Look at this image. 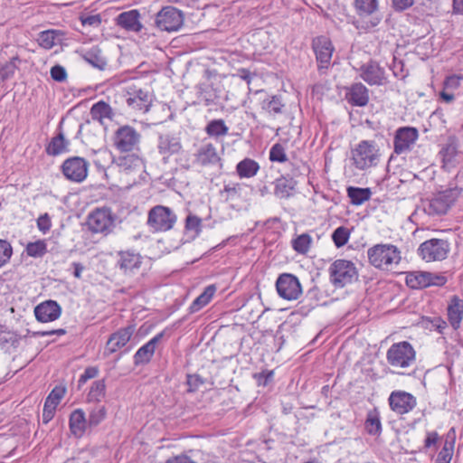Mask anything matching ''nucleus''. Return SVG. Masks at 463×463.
Masks as SVG:
<instances>
[{
    "label": "nucleus",
    "instance_id": "1",
    "mask_svg": "<svg viewBox=\"0 0 463 463\" xmlns=\"http://www.w3.org/2000/svg\"><path fill=\"white\" fill-rule=\"evenodd\" d=\"M380 157V149L374 140H362L351 150L353 165L360 171L375 167Z\"/></svg>",
    "mask_w": 463,
    "mask_h": 463
},
{
    "label": "nucleus",
    "instance_id": "2",
    "mask_svg": "<svg viewBox=\"0 0 463 463\" xmlns=\"http://www.w3.org/2000/svg\"><path fill=\"white\" fill-rule=\"evenodd\" d=\"M459 194L460 189L450 187L433 194L431 198L422 200L420 207L428 215H443L455 203Z\"/></svg>",
    "mask_w": 463,
    "mask_h": 463
},
{
    "label": "nucleus",
    "instance_id": "3",
    "mask_svg": "<svg viewBox=\"0 0 463 463\" xmlns=\"http://www.w3.org/2000/svg\"><path fill=\"white\" fill-rule=\"evenodd\" d=\"M372 266L379 269H391L401 261V251L392 244H376L367 250Z\"/></svg>",
    "mask_w": 463,
    "mask_h": 463
},
{
    "label": "nucleus",
    "instance_id": "4",
    "mask_svg": "<svg viewBox=\"0 0 463 463\" xmlns=\"http://www.w3.org/2000/svg\"><path fill=\"white\" fill-rule=\"evenodd\" d=\"M141 141V133L129 125L118 128L112 137L113 146L120 153L140 152Z\"/></svg>",
    "mask_w": 463,
    "mask_h": 463
},
{
    "label": "nucleus",
    "instance_id": "5",
    "mask_svg": "<svg viewBox=\"0 0 463 463\" xmlns=\"http://www.w3.org/2000/svg\"><path fill=\"white\" fill-rule=\"evenodd\" d=\"M329 280L335 288H343L358 279V270L351 260H335L328 269Z\"/></svg>",
    "mask_w": 463,
    "mask_h": 463
},
{
    "label": "nucleus",
    "instance_id": "6",
    "mask_svg": "<svg viewBox=\"0 0 463 463\" xmlns=\"http://www.w3.org/2000/svg\"><path fill=\"white\" fill-rule=\"evenodd\" d=\"M176 221L177 216L172 209L156 205L148 212L146 224L153 232H165L172 230Z\"/></svg>",
    "mask_w": 463,
    "mask_h": 463
},
{
    "label": "nucleus",
    "instance_id": "7",
    "mask_svg": "<svg viewBox=\"0 0 463 463\" xmlns=\"http://www.w3.org/2000/svg\"><path fill=\"white\" fill-rule=\"evenodd\" d=\"M386 360L392 367L407 368L416 360V352L407 341L392 344L386 353Z\"/></svg>",
    "mask_w": 463,
    "mask_h": 463
},
{
    "label": "nucleus",
    "instance_id": "8",
    "mask_svg": "<svg viewBox=\"0 0 463 463\" xmlns=\"http://www.w3.org/2000/svg\"><path fill=\"white\" fill-rule=\"evenodd\" d=\"M116 217L109 208H98L88 216L89 229L95 233H110L115 227Z\"/></svg>",
    "mask_w": 463,
    "mask_h": 463
},
{
    "label": "nucleus",
    "instance_id": "9",
    "mask_svg": "<svg viewBox=\"0 0 463 463\" xmlns=\"http://www.w3.org/2000/svg\"><path fill=\"white\" fill-rule=\"evenodd\" d=\"M184 14L174 6L163 7L156 15L155 24L160 31L176 32L184 24Z\"/></svg>",
    "mask_w": 463,
    "mask_h": 463
},
{
    "label": "nucleus",
    "instance_id": "10",
    "mask_svg": "<svg viewBox=\"0 0 463 463\" xmlns=\"http://www.w3.org/2000/svg\"><path fill=\"white\" fill-rule=\"evenodd\" d=\"M449 252V243L442 239H430L422 242L419 249V255L426 261H439L447 258Z\"/></svg>",
    "mask_w": 463,
    "mask_h": 463
},
{
    "label": "nucleus",
    "instance_id": "11",
    "mask_svg": "<svg viewBox=\"0 0 463 463\" xmlns=\"http://www.w3.org/2000/svg\"><path fill=\"white\" fill-rule=\"evenodd\" d=\"M89 163L80 156H71L63 161L61 170L64 177L73 183H81L88 176Z\"/></svg>",
    "mask_w": 463,
    "mask_h": 463
},
{
    "label": "nucleus",
    "instance_id": "12",
    "mask_svg": "<svg viewBox=\"0 0 463 463\" xmlns=\"http://www.w3.org/2000/svg\"><path fill=\"white\" fill-rule=\"evenodd\" d=\"M276 288L280 298L296 300L302 294V287L298 279L290 273H283L276 281Z\"/></svg>",
    "mask_w": 463,
    "mask_h": 463
},
{
    "label": "nucleus",
    "instance_id": "13",
    "mask_svg": "<svg viewBox=\"0 0 463 463\" xmlns=\"http://www.w3.org/2000/svg\"><path fill=\"white\" fill-rule=\"evenodd\" d=\"M446 282V277L428 271H413L406 276V285L415 289L430 286H443Z\"/></svg>",
    "mask_w": 463,
    "mask_h": 463
},
{
    "label": "nucleus",
    "instance_id": "14",
    "mask_svg": "<svg viewBox=\"0 0 463 463\" xmlns=\"http://www.w3.org/2000/svg\"><path fill=\"white\" fill-rule=\"evenodd\" d=\"M419 137V131L413 127H402L395 131L393 147L398 155L408 152Z\"/></svg>",
    "mask_w": 463,
    "mask_h": 463
},
{
    "label": "nucleus",
    "instance_id": "15",
    "mask_svg": "<svg viewBox=\"0 0 463 463\" xmlns=\"http://www.w3.org/2000/svg\"><path fill=\"white\" fill-rule=\"evenodd\" d=\"M360 77L371 86H381L386 82L385 70L375 61L370 60L360 69Z\"/></svg>",
    "mask_w": 463,
    "mask_h": 463
},
{
    "label": "nucleus",
    "instance_id": "16",
    "mask_svg": "<svg viewBox=\"0 0 463 463\" xmlns=\"http://www.w3.org/2000/svg\"><path fill=\"white\" fill-rule=\"evenodd\" d=\"M312 49L320 67L327 68L330 64L334 52V46L331 40L325 35L317 36L312 40Z\"/></svg>",
    "mask_w": 463,
    "mask_h": 463
},
{
    "label": "nucleus",
    "instance_id": "17",
    "mask_svg": "<svg viewBox=\"0 0 463 463\" xmlns=\"http://www.w3.org/2000/svg\"><path fill=\"white\" fill-rule=\"evenodd\" d=\"M416 403V398L403 391L392 392L389 397L391 409L399 414H404L412 411Z\"/></svg>",
    "mask_w": 463,
    "mask_h": 463
},
{
    "label": "nucleus",
    "instance_id": "18",
    "mask_svg": "<svg viewBox=\"0 0 463 463\" xmlns=\"http://www.w3.org/2000/svg\"><path fill=\"white\" fill-rule=\"evenodd\" d=\"M126 103L133 111L146 113L149 110L152 99L148 91L138 89L128 92Z\"/></svg>",
    "mask_w": 463,
    "mask_h": 463
},
{
    "label": "nucleus",
    "instance_id": "19",
    "mask_svg": "<svg viewBox=\"0 0 463 463\" xmlns=\"http://www.w3.org/2000/svg\"><path fill=\"white\" fill-rule=\"evenodd\" d=\"M354 8L356 14L361 18L373 16L370 21L372 27L378 25L381 22V17L373 16L379 10L378 0H354Z\"/></svg>",
    "mask_w": 463,
    "mask_h": 463
},
{
    "label": "nucleus",
    "instance_id": "20",
    "mask_svg": "<svg viewBox=\"0 0 463 463\" xmlns=\"http://www.w3.org/2000/svg\"><path fill=\"white\" fill-rule=\"evenodd\" d=\"M61 314V308L54 300L43 302L34 308L36 319L43 323L54 321L60 317Z\"/></svg>",
    "mask_w": 463,
    "mask_h": 463
},
{
    "label": "nucleus",
    "instance_id": "21",
    "mask_svg": "<svg viewBox=\"0 0 463 463\" xmlns=\"http://www.w3.org/2000/svg\"><path fill=\"white\" fill-rule=\"evenodd\" d=\"M164 336V331L156 335L147 343L142 345L133 356L134 364L136 366L148 364L156 351V345L162 340Z\"/></svg>",
    "mask_w": 463,
    "mask_h": 463
},
{
    "label": "nucleus",
    "instance_id": "22",
    "mask_svg": "<svg viewBox=\"0 0 463 463\" xmlns=\"http://www.w3.org/2000/svg\"><path fill=\"white\" fill-rule=\"evenodd\" d=\"M135 332L134 326H128L118 329L117 332L110 335L106 349L109 354L117 352L118 349L124 347L130 340Z\"/></svg>",
    "mask_w": 463,
    "mask_h": 463
},
{
    "label": "nucleus",
    "instance_id": "23",
    "mask_svg": "<svg viewBox=\"0 0 463 463\" xmlns=\"http://www.w3.org/2000/svg\"><path fill=\"white\" fill-rule=\"evenodd\" d=\"M345 99L355 107H364L369 102V90L361 82L352 84L346 89Z\"/></svg>",
    "mask_w": 463,
    "mask_h": 463
},
{
    "label": "nucleus",
    "instance_id": "24",
    "mask_svg": "<svg viewBox=\"0 0 463 463\" xmlns=\"http://www.w3.org/2000/svg\"><path fill=\"white\" fill-rule=\"evenodd\" d=\"M62 122L63 119L58 126L56 136L52 137L49 144L46 146L45 151L49 156H56L70 151L69 146L71 142L65 137L64 132L62 130Z\"/></svg>",
    "mask_w": 463,
    "mask_h": 463
},
{
    "label": "nucleus",
    "instance_id": "25",
    "mask_svg": "<svg viewBox=\"0 0 463 463\" xmlns=\"http://www.w3.org/2000/svg\"><path fill=\"white\" fill-rule=\"evenodd\" d=\"M116 24L124 30L133 33H139L143 28L140 14L136 9L119 14L116 18Z\"/></svg>",
    "mask_w": 463,
    "mask_h": 463
},
{
    "label": "nucleus",
    "instance_id": "26",
    "mask_svg": "<svg viewBox=\"0 0 463 463\" xmlns=\"http://www.w3.org/2000/svg\"><path fill=\"white\" fill-rule=\"evenodd\" d=\"M196 164L202 166L215 165L221 163L216 147L212 143L202 145L194 154Z\"/></svg>",
    "mask_w": 463,
    "mask_h": 463
},
{
    "label": "nucleus",
    "instance_id": "27",
    "mask_svg": "<svg viewBox=\"0 0 463 463\" xmlns=\"http://www.w3.org/2000/svg\"><path fill=\"white\" fill-rule=\"evenodd\" d=\"M182 148L179 137L171 134H160L157 142L158 153L164 157L177 154Z\"/></svg>",
    "mask_w": 463,
    "mask_h": 463
},
{
    "label": "nucleus",
    "instance_id": "28",
    "mask_svg": "<svg viewBox=\"0 0 463 463\" xmlns=\"http://www.w3.org/2000/svg\"><path fill=\"white\" fill-rule=\"evenodd\" d=\"M140 254L131 250H121L118 253L117 267L127 274L135 269H139L142 263Z\"/></svg>",
    "mask_w": 463,
    "mask_h": 463
},
{
    "label": "nucleus",
    "instance_id": "29",
    "mask_svg": "<svg viewBox=\"0 0 463 463\" xmlns=\"http://www.w3.org/2000/svg\"><path fill=\"white\" fill-rule=\"evenodd\" d=\"M69 426L71 435L75 438L80 439L84 435L89 423L82 409H76L71 413Z\"/></svg>",
    "mask_w": 463,
    "mask_h": 463
},
{
    "label": "nucleus",
    "instance_id": "30",
    "mask_svg": "<svg viewBox=\"0 0 463 463\" xmlns=\"http://www.w3.org/2000/svg\"><path fill=\"white\" fill-rule=\"evenodd\" d=\"M90 116L92 120L97 121L99 125L104 124L105 119L111 120L115 113L109 104L103 100H99L90 108Z\"/></svg>",
    "mask_w": 463,
    "mask_h": 463
},
{
    "label": "nucleus",
    "instance_id": "31",
    "mask_svg": "<svg viewBox=\"0 0 463 463\" xmlns=\"http://www.w3.org/2000/svg\"><path fill=\"white\" fill-rule=\"evenodd\" d=\"M448 317L454 329L459 327L463 317V300L458 296H453L448 306Z\"/></svg>",
    "mask_w": 463,
    "mask_h": 463
},
{
    "label": "nucleus",
    "instance_id": "32",
    "mask_svg": "<svg viewBox=\"0 0 463 463\" xmlns=\"http://www.w3.org/2000/svg\"><path fill=\"white\" fill-rule=\"evenodd\" d=\"M273 184L274 194L279 199H287L292 195L297 183L292 177L281 175Z\"/></svg>",
    "mask_w": 463,
    "mask_h": 463
},
{
    "label": "nucleus",
    "instance_id": "33",
    "mask_svg": "<svg viewBox=\"0 0 463 463\" xmlns=\"http://www.w3.org/2000/svg\"><path fill=\"white\" fill-rule=\"evenodd\" d=\"M260 108L263 113L275 118L277 115L283 113L285 104L280 96L273 95L264 99L260 102Z\"/></svg>",
    "mask_w": 463,
    "mask_h": 463
},
{
    "label": "nucleus",
    "instance_id": "34",
    "mask_svg": "<svg viewBox=\"0 0 463 463\" xmlns=\"http://www.w3.org/2000/svg\"><path fill=\"white\" fill-rule=\"evenodd\" d=\"M260 165L254 159L246 157L236 165V173L240 178H251L257 175Z\"/></svg>",
    "mask_w": 463,
    "mask_h": 463
},
{
    "label": "nucleus",
    "instance_id": "35",
    "mask_svg": "<svg viewBox=\"0 0 463 463\" xmlns=\"http://www.w3.org/2000/svg\"><path fill=\"white\" fill-rule=\"evenodd\" d=\"M82 57L85 61L100 71L105 70L107 67V61L102 55L101 50L97 46L86 51Z\"/></svg>",
    "mask_w": 463,
    "mask_h": 463
},
{
    "label": "nucleus",
    "instance_id": "36",
    "mask_svg": "<svg viewBox=\"0 0 463 463\" xmlns=\"http://www.w3.org/2000/svg\"><path fill=\"white\" fill-rule=\"evenodd\" d=\"M439 155L445 167H452L455 165L456 157L458 156V146L454 139L449 141L441 148Z\"/></svg>",
    "mask_w": 463,
    "mask_h": 463
},
{
    "label": "nucleus",
    "instance_id": "37",
    "mask_svg": "<svg viewBox=\"0 0 463 463\" xmlns=\"http://www.w3.org/2000/svg\"><path fill=\"white\" fill-rule=\"evenodd\" d=\"M216 291L214 285H209L206 287L202 294H200L189 307L190 313L198 312L201 308L205 307L213 298Z\"/></svg>",
    "mask_w": 463,
    "mask_h": 463
},
{
    "label": "nucleus",
    "instance_id": "38",
    "mask_svg": "<svg viewBox=\"0 0 463 463\" xmlns=\"http://www.w3.org/2000/svg\"><path fill=\"white\" fill-rule=\"evenodd\" d=\"M216 291L214 285H209L206 287L202 294H200L189 307L190 313L198 312L201 308L205 307L213 298Z\"/></svg>",
    "mask_w": 463,
    "mask_h": 463
},
{
    "label": "nucleus",
    "instance_id": "39",
    "mask_svg": "<svg viewBox=\"0 0 463 463\" xmlns=\"http://www.w3.org/2000/svg\"><path fill=\"white\" fill-rule=\"evenodd\" d=\"M216 291L214 285H209L206 287L202 294H200L189 307L190 313L198 312L201 308L205 307L213 298Z\"/></svg>",
    "mask_w": 463,
    "mask_h": 463
},
{
    "label": "nucleus",
    "instance_id": "40",
    "mask_svg": "<svg viewBox=\"0 0 463 463\" xmlns=\"http://www.w3.org/2000/svg\"><path fill=\"white\" fill-rule=\"evenodd\" d=\"M216 291L214 285H209L206 287L202 294H200L189 307L190 313L198 312L201 308L205 307L213 298Z\"/></svg>",
    "mask_w": 463,
    "mask_h": 463
},
{
    "label": "nucleus",
    "instance_id": "41",
    "mask_svg": "<svg viewBox=\"0 0 463 463\" xmlns=\"http://www.w3.org/2000/svg\"><path fill=\"white\" fill-rule=\"evenodd\" d=\"M364 427L368 434L380 435L382 432V422L380 413L377 409L371 410L367 412Z\"/></svg>",
    "mask_w": 463,
    "mask_h": 463
},
{
    "label": "nucleus",
    "instance_id": "42",
    "mask_svg": "<svg viewBox=\"0 0 463 463\" xmlns=\"http://www.w3.org/2000/svg\"><path fill=\"white\" fill-rule=\"evenodd\" d=\"M347 196L354 205H361L371 198L372 192L370 188H360L349 186L346 190Z\"/></svg>",
    "mask_w": 463,
    "mask_h": 463
},
{
    "label": "nucleus",
    "instance_id": "43",
    "mask_svg": "<svg viewBox=\"0 0 463 463\" xmlns=\"http://www.w3.org/2000/svg\"><path fill=\"white\" fill-rule=\"evenodd\" d=\"M229 128L226 126L223 119L211 120L205 127L206 134L216 139L225 137L228 134Z\"/></svg>",
    "mask_w": 463,
    "mask_h": 463
},
{
    "label": "nucleus",
    "instance_id": "44",
    "mask_svg": "<svg viewBox=\"0 0 463 463\" xmlns=\"http://www.w3.org/2000/svg\"><path fill=\"white\" fill-rule=\"evenodd\" d=\"M106 393V384L104 380H99L92 383L90 392L87 395L89 402H99L104 398Z\"/></svg>",
    "mask_w": 463,
    "mask_h": 463
},
{
    "label": "nucleus",
    "instance_id": "45",
    "mask_svg": "<svg viewBox=\"0 0 463 463\" xmlns=\"http://www.w3.org/2000/svg\"><path fill=\"white\" fill-rule=\"evenodd\" d=\"M312 238L308 233H302L292 240L291 245L295 251L306 254L311 246Z\"/></svg>",
    "mask_w": 463,
    "mask_h": 463
},
{
    "label": "nucleus",
    "instance_id": "46",
    "mask_svg": "<svg viewBox=\"0 0 463 463\" xmlns=\"http://www.w3.org/2000/svg\"><path fill=\"white\" fill-rule=\"evenodd\" d=\"M107 416V410L105 406L99 405L93 407L89 411L88 423L90 428L97 427L99 425Z\"/></svg>",
    "mask_w": 463,
    "mask_h": 463
},
{
    "label": "nucleus",
    "instance_id": "47",
    "mask_svg": "<svg viewBox=\"0 0 463 463\" xmlns=\"http://www.w3.org/2000/svg\"><path fill=\"white\" fill-rule=\"evenodd\" d=\"M25 251L30 257L40 258L47 252V245L43 240H38L34 242H29Z\"/></svg>",
    "mask_w": 463,
    "mask_h": 463
},
{
    "label": "nucleus",
    "instance_id": "48",
    "mask_svg": "<svg viewBox=\"0 0 463 463\" xmlns=\"http://www.w3.org/2000/svg\"><path fill=\"white\" fill-rule=\"evenodd\" d=\"M332 241L337 248L345 246L350 238V231L345 226L337 227L332 233Z\"/></svg>",
    "mask_w": 463,
    "mask_h": 463
},
{
    "label": "nucleus",
    "instance_id": "49",
    "mask_svg": "<svg viewBox=\"0 0 463 463\" xmlns=\"http://www.w3.org/2000/svg\"><path fill=\"white\" fill-rule=\"evenodd\" d=\"M55 32L53 30H47L39 33L37 41L41 47L49 50L55 45Z\"/></svg>",
    "mask_w": 463,
    "mask_h": 463
},
{
    "label": "nucleus",
    "instance_id": "50",
    "mask_svg": "<svg viewBox=\"0 0 463 463\" xmlns=\"http://www.w3.org/2000/svg\"><path fill=\"white\" fill-rule=\"evenodd\" d=\"M269 158L271 162H287L288 156L285 151V147L279 143L274 144L269 150Z\"/></svg>",
    "mask_w": 463,
    "mask_h": 463
},
{
    "label": "nucleus",
    "instance_id": "51",
    "mask_svg": "<svg viewBox=\"0 0 463 463\" xmlns=\"http://www.w3.org/2000/svg\"><path fill=\"white\" fill-rule=\"evenodd\" d=\"M13 255V247L6 240L0 239V268L5 266Z\"/></svg>",
    "mask_w": 463,
    "mask_h": 463
},
{
    "label": "nucleus",
    "instance_id": "52",
    "mask_svg": "<svg viewBox=\"0 0 463 463\" xmlns=\"http://www.w3.org/2000/svg\"><path fill=\"white\" fill-rule=\"evenodd\" d=\"M79 19H80L82 26H88L90 28H98L100 26V24L102 23V18L99 14H81L80 15Z\"/></svg>",
    "mask_w": 463,
    "mask_h": 463
},
{
    "label": "nucleus",
    "instance_id": "53",
    "mask_svg": "<svg viewBox=\"0 0 463 463\" xmlns=\"http://www.w3.org/2000/svg\"><path fill=\"white\" fill-rule=\"evenodd\" d=\"M241 191V184L238 183H230L224 185L223 190L221 192L222 195L225 196V199L233 200L236 197L240 196Z\"/></svg>",
    "mask_w": 463,
    "mask_h": 463
},
{
    "label": "nucleus",
    "instance_id": "54",
    "mask_svg": "<svg viewBox=\"0 0 463 463\" xmlns=\"http://www.w3.org/2000/svg\"><path fill=\"white\" fill-rule=\"evenodd\" d=\"M205 383L204 379L199 374H187L186 384L188 386V392H196L200 386Z\"/></svg>",
    "mask_w": 463,
    "mask_h": 463
},
{
    "label": "nucleus",
    "instance_id": "55",
    "mask_svg": "<svg viewBox=\"0 0 463 463\" xmlns=\"http://www.w3.org/2000/svg\"><path fill=\"white\" fill-rule=\"evenodd\" d=\"M202 220L195 215H188L185 220V229L199 234L201 232Z\"/></svg>",
    "mask_w": 463,
    "mask_h": 463
},
{
    "label": "nucleus",
    "instance_id": "56",
    "mask_svg": "<svg viewBox=\"0 0 463 463\" xmlns=\"http://www.w3.org/2000/svg\"><path fill=\"white\" fill-rule=\"evenodd\" d=\"M50 74L52 79L58 82H62L67 79V72L65 68L59 64L51 68Z\"/></svg>",
    "mask_w": 463,
    "mask_h": 463
},
{
    "label": "nucleus",
    "instance_id": "57",
    "mask_svg": "<svg viewBox=\"0 0 463 463\" xmlns=\"http://www.w3.org/2000/svg\"><path fill=\"white\" fill-rule=\"evenodd\" d=\"M390 68L397 78L405 79L408 76V71H404V62L402 60L394 57Z\"/></svg>",
    "mask_w": 463,
    "mask_h": 463
},
{
    "label": "nucleus",
    "instance_id": "58",
    "mask_svg": "<svg viewBox=\"0 0 463 463\" xmlns=\"http://www.w3.org/2000/svg\"><path fill=\"white\" fill-rule=\"evenodd\" d=\"M63 395H64V389L56 387L48 395L45 402L57 407V405L60 403L61 400L62 399Z\"/></svg>",
    "mask_w": 463,
    "mask_h": 463
},
{
    "label": "nucleus",
    "instance_id": "59",
    "mask_svg": "<svg viewBox=\"0 0 463 463\" xmlns=\"http://www.w3.org/2000/svg\"><path fill=\"white\" fill-rule=\"evenodd\" d=\"M15 71V65L12 62L6 63L0 68V84L11 79Z\"/></svg>",
    "mask_w": 463,
    "mask_h": 463
},
{
    "label": "nucleus",
    "instance_id": "60",
    "mask_svg": "<svg viewBox=\"0 0 463 463\" xmlns=\"http://www.w3.org/2000/svg\"><path fill=\"white\" fill-rule=\"evenodd\" d=\"M51 227H52V222H51V218L48 213L42 214L37 219V228L43 233H46L47 232H49Z\"/></svg>",
    "mask_w": 463,
    "mask_h": 463
},
{
    "label": "nucleus",
    "instance_id": "61",
    "mask_svg": "<svg viewBox=\"0 0 463 463\" xmlns=\"http://www.w3.org/2000/svg\"><path fill=\"white\" fill-rule=\"evenodd\" d=\"M98 373H99L98 367H95V366L87 367L84 370L83 373L80 375V377L79 379V383L80 384L85 383L88 380L95 378L98 375Z\"/></svg>",
    "mask_w": 463,
    "mask_h": 463
},
{
    "label": "nucleus",
    "instance_id": "62",
    "mask_svg": "<svg viewBox=\"0 0 463 463\" xmlns=\"http://www.w3.org/2000/svg\"><path fill=\"white\" fill-rule=\"evenodd\" d=\"M55 406L51 405L50 403L44 402L43 410V423L47 424L53 418L55 413Z\"/></svg>",
    "mask_w": 463,
    "mask_h": 463
},
{
    "label": "nucleus",
    "instance_id": "63",
    "mask_svg": "<svg viewBox=\"0 0 463 463\" xmlns=\"http://www.w3.org/2000/svg\"><path fill=\"white\" fill-rule=\"evenodd\" d=\"M414 5V0H392V8L397 12H402Z\"/></svg>",
    "mask_w": 463,
    "mask_h": 463
},
{
    "label": "nucleus",
    "instance_id": "64",
    "mask_svg": "<svg viewBox=\"0 0 463 463\" xmlns=\"http://www.w3.org/2000/svg\"><path fill=\"white\" fill-rule=\"evenodd\" d=\"M451 452L449 449L444 447L438 454L436 463H449L451 460Z\"/></svg>",
    "mask_w": 463,
    "mask_h": 463
}]
</instances>
